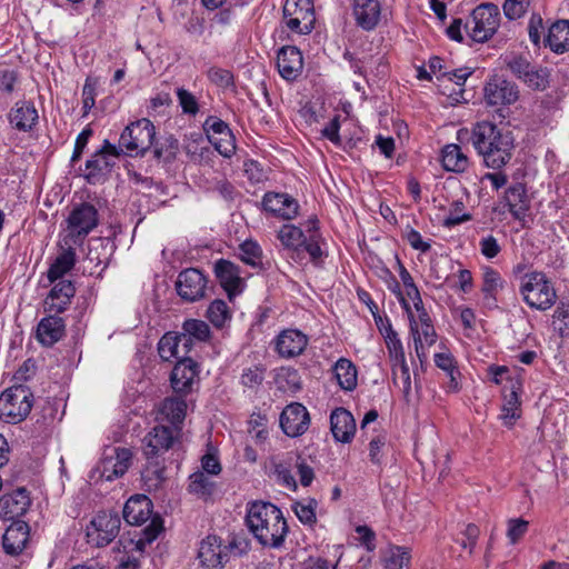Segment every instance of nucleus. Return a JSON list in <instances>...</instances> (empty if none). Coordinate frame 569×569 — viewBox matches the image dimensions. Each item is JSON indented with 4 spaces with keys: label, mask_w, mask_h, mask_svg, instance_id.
I'll list each match as a JSON object with an SVG mask.
<instances>
[{
    "label": "nucleus",
    "mask_w": 569,
    "mask_h": 569,
    "mask_svg": "<svg viewBox=\"0 0 569 569\" xmlns=\"http://www.w3.org/2000/svg\"><path fill=\"white\" fill-rule=\"evenodd\" d=\"M507 528V537L510 543L516 545L527 533L529 522L522 518L509 519Z\"/></svg>",
    "instance_id": "nucleus-55"
},
{
    "label": "nucleus",
    "mask_w": 569,
    "mask_h": 569,
    "mask_svg": "<svg viewBox=\"0 0 569 569\" xmlns=\"http://www.w3.org/2000/svg\"><path fill=\"white\" fill-rule=\"evenodd\" d=\"M435 363L438 368L442 369L449 377L448 388L452 391L458 390V377L460 376L459 369L456 367V361L450 352H440L435 356Z\"/></svg>",
    "instance_id": "nucleus-41"
},
{
    "label": "nucleus",
    "mask_w": 569,
    "mask_h": 569,
    "mask_svg": "<svg viewBox=\"0 0 569 569\" xmlns=\"http://www.w3.org/2000/svg\"><path fill=\"white\" fill-rule=\"evenodd\" d=\"M109 456L112 458L119 476L122 477L131 466L132 451L128 448H112Z\"/></svg>",
    "instance_id": "nucleus-52"
},
{
    "label": "nucleus",
    "mask_w": 569,
    "mask_h": 569,
    "mask_svg": "<svg viewBox=\"0 0 569 569\" xmlns=\"http://www.w3.org/2000/svg\"><path fill=\"white\" fill-rule=\"evenodd\" d=\"M207 282L206 276L199 269H184L176 281L177 293L187 302L198 301L206 296Z\"/></svg>",
    "instance_id": "nucleus-13"
},
{
    "label": "nucleus",
    "mask_w": 569,
    "mask_h": 569,
    "mask_svg": "<svg viewBox=\"0 0 569 569\" xmlns=\"http://www.w3.org/2000/svg\"><path fill=\"white\" fill-rule=\"evenodd\" d=\"M264 379V369L261 366H252L243 369L240 382L249 389L258 388Z\"/></svg>",
    "instance_id": "nucleus-53"
},
{
    "label": "nucleus",
    "mask_w": 569,
    "mask_h": 569,
    "mask_svg": "<svg viewBox=\"0 0 569 569\" xmlns=\"http://www.w3.org/2000/svg\"><path fill=\"white\" fill-rule=\"evenodd\" d=\"M330 429L337 441L348 443L356 433V420L349 410L336 408L330 415Z\"/></svg>",
    "instance_id": "nucleus-26"
},
{
    "label": "nucleus",
    "mask_w": 569,
    "mask_h": 569,
    "mask_svg": "<svg viewBox=\"0 0 569 569\" xmlns=\"http://www.w3.org/2000/svg\"><path fill=\"white\" fill-rule=\"evenodd\" d=\"M158 352L162 360L170 361L171 359L180 360V345L178 333L167 332L162 336L158 343Z\"/></svg>",
    "instance_id": "nucleus-44"
},
{
    "label": "nucleus",
    "mask_w": 569,
    "mask_h": 569,
    "mask_svg": "<svg viewBox=\"0 0 569 569\" xmlns=\"http://www.w3.org/2000/svg\"><path fill=\"white\" fill-rule=\"evenodd\" d=\"M68 248L63 249L61 253L54 259L48 269L47 277L51 283L61 279L66 273H68L76 263V251L71 247L72 244H67Z\"/></svg>",
    "instance_id": "nucleus-33"
},
{
    "label": "nucleus",
    "mask_w": 569,
    "mask_h": 569,
    "mask_svg": "<svg viewBox=\"0 0 569 569\" xmlns=\"http://www.w3.org/2000/svg\"><path fill=\"white\" fill-rule=\"evenodd\" d=\"M121 519L117 512H98L86 528L87 542L102 548L111 543L119 535Z\"/></svg>",
    "instance_id": "nucleus-9"
},
{
    "label": "nucleus",
    "mask_w": 569,
    "mask_h": 569,
    "mask_svg": "<svg viewBox=\"0 0 569 569\" xmlns=\"http://www.w3.org/2000/svg\"><path fill=\"white\" fill-rule=\"evenodd\" d=\"M8 119L18 131H31L38 123L39 114L32 101H18L11 108Z\"/></svg>",
    "instance_id": "nucleus-24"
},
{
    "label": "nucleus",
    "mask_w": 569,
    "mask_h": 569,
    "mask_svg": "<svg viewBox=\"0 0 569 569\" xmlns=\"http://www.w3.org/2000/svg\"><path fill=\"white\" fill-rule=\"evenodd\" d=\"M529 88L543 91L549 86V72L546 68H532L522 80Z\"/></svg>",
    "instance_id": "nucleus-51"
},
{
    "label": "nucleus",
    "mask_w": 569,
    "mask_h": 569,
    "mask_svg": "<svg viewBox=\"0 0 569 569\" xmlns=\"http://www.w3.org/2000/svg\"><path fill=\"white\" fill-rule=\"evenodd\" d=\"M177 97L182 111L188 114H197L199 111V104L196 97L183 88L177 90Z\"/></svg>",
    "instance_id": "nucleus-58"
},
{
    "label": "nucleus",
    "mask_w": 569,
    "mask_h": 569,
    "mask_svg": "<svg viewBox=\"0 0 569 569\" xmlns=\"http://www.w3.org/2000/svg\"><path fill=\"white\" fill-rule=\"evenodd\" d=\"M246 523L263 547H281L288 533V525L281 510L271 502L254 501L250 503Z\"/></svg>",
    "instance_id": "nucleus-2"
},
{
    "label": "nucleus",
    "mask_w": 569,
    "mask_h": 569,
    "mask_svg": "<svg viewBox=\"0 0 569 569\" xmlns=\"http://www.w3.org/2000/svg\"><path fill=\"white\" fill-rule=\"evenodd\" d=\"M277 67L284 80H296L303 69L302 53L297 47H282L277 54Z\"/></svg>",
    "instance_id": "nucleus-22"
},
{
    "label": "nucleus",
    "mask_w": 569,
    "mask_h": 569,
    "mask_svg": "<svg viewBox=\"0 0 569 569\" xmlns=\"http://www.w3.org/2000/svg\"><path fill=\"white\" fill-rule=\"evenodd\" d=\"M30 528L26 521H13L3 533L2 546L6 553L10 556L20 555L29 541Z\"/></svg>",
    "instance_id": "nucleus-25"
},
{
    "label": "nucleus",
    "mask_w": 569,
    "mask_h": 569,
    "mask_svg": "<svg viewBox=\"0 0 569 569\" xmlns=\"http://www.w3.org/2000/svg\"><path fill=\"white\" fill-rule=\"evenodd\" d=\"M479 250L481 254L485 256L487 259H493L500 253L501 246L499 244L496 237H493L492 234H488L480 239Z\"/></svg>",
    "instance_id": "nucleus-59"
},
{
    "label": "nucleus",
    "mask_w": 569,
    "mask_h": 569,
    "mask_svg": "<svg viewBox=\"0 0 569 569\" xmlns=\"http://www.w3.org/2000/svg\"><path fill=\"white\" fill-rule=\"evenodd\" d=\"M179 143L178 140L169 137L161 143L160 147H156L153 150V156L157 159H161L164 162H171L178 152Z\"/></svg>",
    "instance_id": "nucleus-56"
},
{
    "label": "nucleus",
    "mask_w": 569,
    "mask_h": 569,
    "mask_svg": "<svg viewBox=\"0 0 569 569\" xmlns=\"http://www.w3.org/2000/svg\"><path fill=\"white\" fill-rule=\"evenodd\" d=\"M465 204L462 201H453L448 216L443 220V226L450 228L462 222L471 220V214L463 212Z\"/></svg>",
    "instance_id": "nucleus-54"
},
{
    "label": "nucleus",
    "mask_w": 569,
    "mask_h": 569,
    "mask_svg": "<svg viewBox=\"0 0 569 569\" xmlns=\"http://www.w3.org/2000/svg\"><path fill=\"white\" fill-rule=\"evenodd\" d=\"M470 140L488 168L500 170L512 158L515 149L512 132L502 131L493 122L485 120L475 123Z\"/></svg>",
    "instance_id": "nucleus-1"
},
{
    "label": "nucleus",
    "mask_w": 569,
    "mask_h": 569,
    "mask_svg": "<svg viewBox=\"0 0 569 569\" xmlns=\"http://www.w3.org/2000/svg\"><path fill=\"white\" fill-rule=\"evenodd\" d=\"M64 320L56 313L42 318L37 327V338L47 347L58 342L64 336Z\"/></svg>",
    "instance_id": "nucleus-29"
},
{
    "label": "nucleus",
    "mask_w": 569,
    "mask_h": 569,
    "mask_svg": "<svg viewBox=\"0 0 569 569\" xmlns=\"http://www.w3.org/2000/svg\"><path fill=\"white\" fill-rule=\"evenodd\" d=\"M187 403L180 398H166L160 406V415L171 423L170 428H180L186 417Z\"/></svg>",
    "instance_id": "nucleus-35"
},
{
    "label": "nucleus",
    "mask_w": 569,
    "mask_h": 569,
    "mask_svg": "<svg viewBox=\"0 0 569 569\" xmlns=\"http://www.w3.org/2000/svg\"><path fill=\"white\" fill-rule=\"evenodd\" d=\"M207 316L210 322L217 328H222L226 321L230 319L229 308L223 300H214L211 302Z\"/></svg>",
    "instance_id": "nucleus-49"
},
{
    "label": "nucleus",
    "mask_w": 569,
    "mask_h": 569,
    "mask_svg": "<svg viewBox=\"0 0 569 569\" xmlns=\"http://www.w3.org/2000/svg\"><path fill=\"white\" fill-rule=\"evenodd\" d=\"M296 468L301 486L309 487L315 478L313 469L300 457L297 458Z\"/></svg>",
    "instance_id": "nucleus-62"
},
{
    "label": "nucleus",
    "mask_w": 569,
    "mask_h": 569,
    "mask_svg": "<svg viewBox=\"0 0 569 569\" xmlns=\"http://www.w3.org/2000/svg\"><path fill=\"white\" fill-rule=\"evenodd\" d=\"M154 137L153 123L142 118L126 127L119 139V150L126 149L130 156L143 154L153 144Z\"/></svg>",
    "instance_id": "nucleus-7"
},
{
    "label": "nucleus",
    "mask_w": 569,
    "mask_h": 569,
    "mask_svg": "<svg viewBox=\"0 0 569 569\" xmlns=\"http://www.w3.org/2000/svg\"><path fill=\"white\" fill-rule=\"evenodd\" d=\"M198 558L207 569L222 568L229 561V552L218 536H208L200 543Z\"/></svg>",
    "instance_id": "nucleus-17"
},
{
    "label": "nucleus",
    "mask_w": 569,
    "mask_h": 569,
    "mask_svg": "<svg viewBox=\"0 0 569 569\" xmlns=\"http://www.w3.org/2000/svg\"><path fill=\"white\" fill-rule=\"evenodd\" d=\"M262 207L270 214L283 220L295 219L299 213V203L290 194L267 192L262 198Z\"/></svg>",
    "instance_id": "nucleus-16"
},
{
    "label": "nucleus",
    "mask_w": 569,
    "mask_h": 569,
    "mask_svg": "<svg viewBox=\"0 0 569 569\" xmlns=\"http://www.w3.org/2000/svg\"><path fill=\"white\" fill-rule=\"evenodd\" d=\"M99 213L96 207L89 202L77 204L70 211L67 219V236L64 244H82L86 237L98 226Z\"/></svg>",
    "instance_id": "nucleus-5"
},
{
    "label": "nucleus",
    "mask_w": 569,
    "mask_h": 569,
    "mask_svg": "<svg viewBox=\"0 0 569 569\" xmlns=\"http://www.w3.org/2000/svg\"><path fill=\"white\" fill-rule=\"evenodd\" d=\"M333 372L341 389L352 391L357 387V369L350 360L340 358L333 367Z\"/></svg>",
    "instance_id": "nucleus-37"
},
{
    "label": "nucleus",
    "mask_w": 569,
    "mask_h": 569,
    "mask_svg": "<svg viewBox=\"0 0 569 569\" xmlns=\"http://www.w3.org/2000/svg\"><path fill=\"white\" fill-rule=\"evenodd\" d=\"M441 162L447 171L463 172L469 166L468 157L462 152L460 146L451 143L442 149Z\"/></svg>",
    "instance_id": "nucleus-34"
},
{
    "label": "nucleus",
    "mask_w": 569,
    "mask_h": 569,
    "mask_svg": "<svg viewBox=\"0 0 569 569\" xmlns=\"http://www.w3.org/2000/svg\"><path fill=\"white\" fill-rule=\"evenodd\" d=\"M528 6L529 0H506L503 11L509 19H518L526 12Z\"/></svg>",
    "instance_id": "nucleus-61"
},
{
    "label": "nucleus",
    "mask_w": 569,
    "mask_h": 569,
    "mask_svg": "<svg viewBox=\"0 0 569 569\" xmlns=\"http://www.w3.org/2000/svg\"><path fill=\"white\" fill-rule=\"evenodd\" d=\"M210 143L224 158H230L236 152V138L227 122L209 117L203 123Z\"/></svg>",
    "instance_id": "nucleus-12"
},
{
    "label": "nucleus",
    "mask_w": 569,
    "mask_h": 569,
    "mask_svg": "<svg viewBox=\"0 0 569 569\" xmlns=\"http://www.w3.org/2000/svg\"><path fill=\"white\" fill-rule=\"evenodd\" d=\"M318 502L316 499H309L307 502L298 501L292 506V509L298 519L308 526H312L317 521L316 509Z\"/></svg>",
    "instance_id": "nucleus-48"
},
{
    "label": "nucleus",
    "mask_w": 569,
    "mask_h": 569,
    "mask_svg": "<svg viewBox=\"0 0 569 569\" xmlns=\"http://www.w3.org/2000/svg\"><path fill=\"white\" fill-rule=\"evenodd\" d=\"M198 363L192 359L179 360L173 367L170 381L177 393H189L198 378Z\"/></svg>",
    "instance_id": "nucleus-20"
},
{
    "label": "nucleus",
    "mask_w": 569,
    "mask_h": 569,
    "mask_svg": "<svg viewBox=\"0 0 569 569\" xmlns=\"http://www.w3.org/2000/svg\"><path fill=\"white\" fill-rule=\"evenodd\" d=\"M505 63L511 73L520 80H523L533 68V66L521 56L507 57Z\"/></svg>",
    "instance_id": "nucleus-50"
},
{
    "label": "nucleus",
    "mask_w": 569,
    "mask_h": 569,
    "mask_svg": "<svg viewBox=\"0 0 569 569\" xmlns=\"http://www.w3.org/2000/svg\"><path fill=\"white\" fill-rule=\"evenodd\" d=\"M503 279L497 270L491 267H486L483 270L481 291L487 299L496 301L497 292L503 287Z\"/></svg>",
    "instance_id": "nucleus-45"
},
{
    "label": "nucleus",
    "mask_w": 569,
    "mask_h": 569,
    "mask_svg": "<svg viewBox=\"0 0 569 569\" xmlns=\"http://www.w3.org/2000/svg\"><path fill=\"white\" fill-rule=\"evenodd\" d=\"M545 43L553 52L561 53L569 49V21L559 20L548 30Z\"/></svg>",
    "instance_id": "nucleus-32"
},
{
    "label": "nucleus",
    "mask_w": 569,
    "mask_h": 569,
    "mask_svg": "<svg viewBox=\"0 0 569 569\" xmlns=\"http://www.w3.org/2000/svg\"><path fill=\"white\" fill-rule=\"evenodd\" d=\"M213 271L230 299L242 292L244 283L237 264L226 259H219L214 263Z\"/></svg>",
    "instance_id": "nucleus-18"
},
{
    "label": "nucleus",
    "mask_w": 569,
    "mask_h": 569,
    "mask_svg": "<svg viewBox=\"0 0 569 569\" xmlns=\"http://www.w3.org/2000/svg\"><path fill=\"white\" fill-rule=\"evenodd\" d=\"M315 7L312 0H286L282 9V22L297 34H308L315 28Z\"/></svg>",
    "instance_id": "nucleus-10"
},
{
    "label": "nucleus",
    "mask_w": 569,
    "mask_h": 569,
    "mask_svg": "<svg viewBox=\"0 0 569 569\" xmlns=\"http://www.w3.org/2000/svg\"><path fill=\"white\" fill-rule=\"evenodd\" d=\"M352 13L357 26L370 31L380 20L381 6L378 0H353Z\"/></svg>",
    "instance_id": "nucleus-27"
},
{
    "label": "nucleus",
    "mask_w": 569,
    "mask_h": 569,
    "mask_svg": "<svg viewBox=\"0 0 569 569\" xmlns=\"http://www.w3.org/2000/svg\"><path fill=\"white\" fill-rule=\"evenodd\" d=\"M376 323L380 332L385 337L389 357L392 361L393 367L407 365L401 341L398 338V333L392 329L390 322L387 320V326H385L382 323L381 317H379V320L376 319Z\"/></svg>",
    "instance_id": "nucleus-31"
},
{
    "label": "nucleus",
    "mask_w": 569,
    "mask_h": 569,
    "mask_svg": "<svg viewBox=\"0 0 569 569\" xmlns=\"http://www.w3.org/2000/svg\"><path fill=\"white\" fill-rule=\"evenodd\" d=\"M30 498L24 488L0 497V518L4 521H17L30 507Z\"/></svg>",
    "instance_id": "nucleus-19"
},
{
    "label": "nucleus",
    "mask_w": 569,
    "mask_h": 569,
    "mask_svg": "<svg viewBox=\"0 0 569 569\" xmlns=\"http://www.w3.org/2000/svg\"><path fill=\"white\" fill-rule=\"evenodd\" d=\"M250 540L243 535H234L229 543L226 546V550L230 553L241 556L250 550Z\"/></svg>",
    "instance_id": "nucleus-60"
},
{
    "label": "nucleus",
    "mask_w": 569,
    "mask_h": 569,
    "mask_svg": "<svg viewBox=\"0 0 569 569\" xmlns=\"http://www.w3.org/2000/svg\"><path fill=\"white\" fill-rule=\"evenodd\" d=\"M520 293L530 308L549 309L556 301V291L542 272H530L523 276Z\"/></svg>",
    "instance_id": "nucleus-6"
},
{
    "label": "nucleus",
    "mask_w": 569,
    "mask_h": 569,
    "mask_svg": "<svg viewBox=\"0 0 569 569\" xmlns=\"http://www.w3.org/2000/svg\"><path fill=\"white\" fill-rule=\"evenodd\" d=\"M518 418H520V400L512 387L510 392L505 395L501 419L506 426L511 427Z\"/></svg>",
    "instance_id": "nucleus-43"
},
{
    "label": "nucleus",
    "mask_w": 569,
    "mask_h": 569,
    "mask_svg": "<svg viewBox=\"0 0 569 569\" xmlns=\"http://www.w3.org/2000/svg\"><path fill=\"white\" fill-rule=\"evenodd\" d=\"M181 428L154 426L142 439V455L148 466L154 467L153 473L161 478L164 470L163 455L179 441Z\"/></svg>",
    "instance_id": "nucleus-3"
},
{
    "label": "nucleus",
    "mask_w": 569,
    "mask_h": 569,
    "mask_svg": "<svg viewBox=\"0 0 569 569\" xmlns=\"http://www.w3.org/2000/svg\"><path fill=\"white\" fill-rule=\"evenodd\" d=\"M151 511V500L144 495H136L124 503L123 519L129 525L140 526L150 518Z\"/></svg>",
    "instance_id": "nucleus-28"
},
{
    "label": "nucleus",
    "mask_w": 569,
    "mask_h": 569,
    "mask_svg": "<svg viewBox=\"0 0 569 569\" xmlns=\"http://www.w3.org/2000/svg\"><path fill=\"white\" fill-rule=\"evenodd\" d=\"M74 295L72 281L62 279L56 282L44 299V311L56 315L64 312Z\"/></svg>",
    "instance_id": "nucleus-21"
},
{
    "label": "nucleus",
    "mask_w": 569,
    "mask_h": 569,
    "mask_svg": "<svg viewBox=\"0 0 569 569\" xmlns=\"http://www.w3.org/2000/svg\"><path fill=\"white\" fill-rule=\"evenodd\" d=\"M499 21L498 7L492 3H482L473 9L465 28L473 41L485 42L496 33Z\"/></svg>",
    "instance_id": "nucleus-8"
},
{
    "label": "nucleus",
    "mask_w": 569,
    "mask_h": 569,
    "mask_svg": "<svg viewBox=\"0 0 569 569\" xmlns=\"http://www.w3.org/2000/svg\"><path fill=\"white\" fill-rule=\"evenodd\" d=\"M188 491L207 501L216 491V482L211 480L210 475L198 470L189 477Z\"/></svg>",
    "instance_id": "nucleus-36"
},
{
    "label": "nucleus",
    "mask_w": 569,
    "mask_h": 569,
    "mask_svg": "<svg viewBox=\"0 0 569 569\" xmlns=\"http://www.w3.org/2000/svg\"><path fill=\"white\" fill-rule=\"evenodd\" d=\"M485 100L489 106H509L519 99L518 86L502 77H491L485 86Z\"/></svg>",
    "instance_id": "nucleus-14"
},
{
    "label": "nucleus",
    "mask_w": 569,
    "mask_h": 569,
    "mask_svg": "<svg viewBox=\"0 0 569 569\" xmlns=\"http://www.w3.org/2000/svg\"><path fill=\"white\" fill-rule=\"evenodd\" d=\"M306 236L303 231L293 224H283L278 231V239L288 249L300 252Z\"/></svg>",
    "instance_id": "nucleus-40"
},
{
    "label": "nucleus",
    "mask_w": 569,
    "mask_h": 569,
    "mask_svg": "<svg viewBox=\"0 0 569 569\" xmlns=\"http://www.w3.org/2000/svg\"><path fill=\"white\" fill-rule=\"evenodd\" d=\"M411 556L406 547L391 546L383 553L386 569H403L409 566Z\"/></svg>",
    "instance_id": "nucleus-39"
},
{
    "label": "nucleus",
    "mask_w": 569,
    "mask_h": 569,
    "mask_svg": "<svg viewBox=\"0 0 569 569\" xmlns=\"http://www.w3.org/2000/svg\"><path fill=\"white\" fill-rule=\"evenodd\" d=\"M182 332L190 336L193 340L198 342H204L210 338V328L209 326L198 319H188L182 325Z\"/></svg>",
    "instance_id": "nucleus-47"
},
{
    "label": "nucleus",
    "mask_w": 569,
    "mask_h": 569,
    "mask_svg": "<svg viewBox=\"0 0 569 569\" xmlns=\"http://www.w3.org/2000/svg\"><path fill=\"white\" fill-rule=\"evenodd\" d=\"M120 153L121 150L104 140L101 149L96 151L86 162V180L91 184L100 182L111 171L114 164L113 159L118 158Z\"/></svg>",
    "instance_id": "nucleus-11"
},
{
    "label": "nucleus",
    "mask_w": 569,
    "mask_h": 569,
    "mask_svg": "<svg viewBox=\"0 0 569 569\" xmlns=\"http://www.w3.org/2000/svg\"><path fill=\"white\" fill-rule=\"evenodd\" d=\"M391 290L398 296L400 303L409 313L410 329H411L413 340H415V349H416L418 358L421 359L422 357H426V351H425L422 338L418 330L417 321L413 319V315L410 311V306H409L408 301L406 300V298L403 297V295L400 290V286L396 280H395L393 288Z\"/></svg>",
    "instance_id": "nucleus-42"
},
{
    "label": "nucleus",
    "mask_w": 569,
    "mask_h": 569,
    "mask_svg": "<svg viewBox=\"0 0 569 569\" xmlns=\"http://www.w3.org/2000/svg\"><path fill=\"white\" fill-rule=\"evenodd\" d=\"M239 254L241 260L251 267L257 268L262 264V250L256 241L246 240L241 243Z\"/></svg>",
    "instance_id": "nucleus-46"
},
{
    "label": "nucleus",
    "mask_w": 569,
    "mask_h": 569,
    "mask_svg": "<svg viewBox=\"0 0 569 569\" xmlns=\"http://www.w3.org/2000/svg\"><path fill=\"white\" fill-rule=\"evenodd\" d=\"M280 427L291 438L303 435L310 426V416L307 408L299 403L288 405L280 415Z\"/></svg>",
    "instance_id": "nucleus-15"
},
{
    "label": "nucleus",
    "mask_w": 569,
    "mask_h": 569,
    "mask_svg": "<svg viewBox=\"0 0 569 569\" xmlns=\"http://www.w3.org/2000/svg\"><path fill=\"white\" fill-rule=\"evenodd\" d=\"M98 470L100 471L101 477L107 481H112L120 477L117 469L114 468V462L109 455H104V457L101 459Z\"/></svg>",
    "instance_id": "nucleus-64"
},
{
    "label": "nucleus",
    "mask_w": 569,
    "mask_h": 569,
    "mask_svg": "<svg viewBox=\"0 0 569 569\" xmlns=\"http://www.w3.org/2000/svg\"><path fill=\"white\" fill-rule=\"evenodd\" d=\"M274 475L277 476L278 481L287 488L292 490L297 489L296 479L284 463L274 465Z\"/></svg>",
    "instance_id": "nucleus-63"
},
{
    "label": "nucleus",
    "mask_w": 569,
    "mask_h": 569,
    "mask_svg": "<svg viewBox=\"0 0 569 569\" xmlns=\"http://www.w3.org/2000/svg\"><path fill=\"white\" fill-rule=\"evenodd\" d=\"M308 231L311 232L310 236L305 238L301 249H303L310 256L311 261L315 264H318L323 257V251L319 244L320 236L317 233L318 229V219L312 218L308 221Z\"/></svg>",
    "instance_id": "nucleus-38"
},
{
    "label": "nucleus",
    "mask_w": 569,
    "mask_h": 569,
    "mask_svg": "<svg viewBox=\"0 0 569 569\" xmlns=\"http://www.w3.org/2000/svg\"><path fill=\"white\" fill-rule=\"evenodd\" d=\"M33 405V395L22 385L12 386L0 395V419L18 423L27 418Z\"/></svg>",
    "instance_id": "nucleus-4"
},
{
    "label": "nucleus",
    "mask_w": 569,
    "mask_h": 569,
    "mask_svg": "<svg viewBox=\"0 0 569 569\" xmlns=\"http://www.w3.org/2000/svg\"><path fill=\"white\" fill-rule=\"evenodd\" d=\"M505 201L515 219L525 220L530 209V199L522 183L517 182L510 186L505 192Z\"/></svg>",
    "instance_id": "nucleus-30"
},
{
    "label": "nucleus",
    "mask_w": 569,
    "mask_h": 569,
    "mask_svg": "<svg viewBox=\"0 0 569 569\" xmlns=\"http://www.w3.org/2000/svg\"><path fill=\"white\" fill-rule=\"evenodd\" d=\"M308 345V337L299 330L287 329L279 333L276 340V350L282 358L300 356Z\"/></svg>",
    "instance_id": "nucleus-23"
},
{
    "label": "nucleus",
    "mask_w": 569,
    "mask_h": 569,
    "mask_svg": "<svg viewBox=\"0 0 569 569\" xmlns=\"http://www.w3.org/2000/svg\"><path fill=\"white\" fill-rule=\"evenodd\" d=\"M207 76L212 83L220 88L226 89L233 86V74L227 69L212 67L208 70Z\"/></svg>",
    "instance_id": "nucleus-57"
}]
</instances>
